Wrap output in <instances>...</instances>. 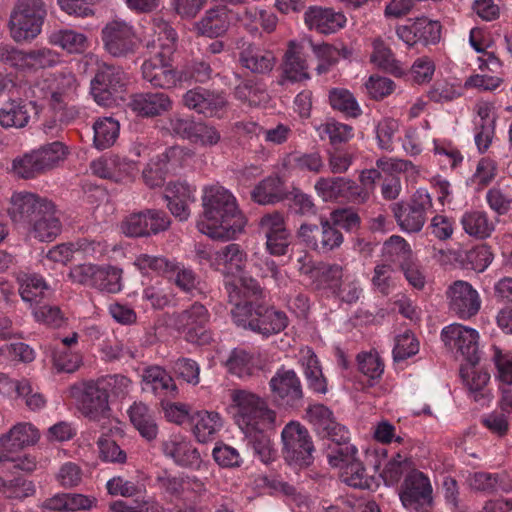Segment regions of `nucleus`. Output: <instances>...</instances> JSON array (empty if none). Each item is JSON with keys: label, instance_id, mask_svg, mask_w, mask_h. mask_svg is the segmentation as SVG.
Returning <instances> with one entry per match:
<instances>
[{"label": "nucleus", "instance_id": "obj_1", "mask_svg": "<svg viewBox=\"0 0 512 512\" xmlns=\"http://www.w3.org/2000/svg\"><path fill=\"white\" fill-rule=\"evenodd\" d=\"M203 219L198 230L217 240H231L244 231L247 220L239 210L235 197L220 186H211L202 198Z\"/></svg>", "mask_w": 512, "mask_h": 512}, {"label": "nucleus", "instance_id": "obj_2", "mask_svg": "<svg viewBox=\"0 0 512 512\" xmlns=\"http://www.w3.org/2000/svg\"><path fill=\"white\" fill-rule=\"evenodd\" d=\"M145 39L150 57L142 64L143 78L153 87L172 89L181 83L184 76L177 71L171 57L175 48L176 33L165 21L155 20Z\"/></svg>", "mask_w": 512, "mask_h": 512}, {"label": "nucleus", "instance_id": "obj_3", "mask_svg": "<svg viewBox=\"0 0 512 512\" xmlns=\"http://www.w3.org/2000/svg\"><path fill=\"white\" fill-rule=\"evenodd\" d=\"M8 214L14 223L29 225L30 233L40 241H53L62 231L55 203L34 193H14Z\"/></svg>", "mask_w": 512, "mask_h": 512}, {"label": "nucleus", "instance_id": "obj_4", "mask_svg": "<svg viewBox=\"0 0 512 512\" xmlns=\"http://www.w3.org/2000/svg\"><path fill=\"white\" fill-rule=\"evenodd\" d=\"M234 323L263 336L280 333L288 325V318L282 311L264 303L254 305L253 301L237 304L231 310Z\"/></svg>", "mask_w": 512, "mask_h": 512}, {"label": "nucleus", "instance_id": "obj_5", "mask_svg": "<svg viewBox=\"0 0 512 512\" xmlns=\"http://www.w3.org/2000/svg\"><path fill=\"white\" fill-rule=\"evenodd\" d=\"M231 400L237 409L235 421L241 430L275 427V411L257 394L244 389H234L231 391Z\"/></svg>", "mask_w": 512, "mask_h": 512}, {"label": "nucleus", "instance_id": "obj_6", "mask_svg": "<svg viewBox=\"0 0 512 512\" xmlns=\"http://www.w3.org/2000/svg\"><path fill=\"white\" fill-rule=\"evenodd\" d=\"M65 156V146L56 141L15 158L12 171L22 179H34L56 168Z\"/></svg>", "mask_w": 512, "mask_h": 512}, {"label": "nucleus", "instance_id": "obj_7", "mask_svg": "<svg viewBox=\"0 0 512 512\" xmlns=\"http://www.w3.org/2000/svg\"><path fill=\"white\" fill-rule=\"evenodd\" d=\"M45 16L42 0H17L9 21L12 38L18 42L34 39L41 32Z\"/></svg>", "mask_w": 512, "mask_h": 512}, {"label": "nucleus", "instance_id": "obj_8", "mask_svg": "<svg viewBox=\"0 0 512 512\" xmlns=\"http://www.w3.org/2000/svg\"><path fill=\"white\" fill-rule=\"evenodd\" d=\"M283 458L294 468H307L314 461V445L308 430L299 422L291 421L281 433Z\"/></svg>", "mask_w": 512, "mask_h": 512}, {"label": "nucleus", "instance_id": "obj_9", "mask_svg": "<svg viewBox=\"0 0 512 512\" xmlns=\"http://www.w3.org/2000/svg\"><path fill=\"white\" fill-rule=\"evenodd\" d=\"M125 85L126 77L122 70L101 64L91 80L90 93L98 105L111 107L124 100Z\"/></svg>", "mask_w": 512, "mask_h": 512}, {"label": "nucleus", "instance_id": "obj_10", "mask_svg": "<svg viewBox=\"0 0 512 512\" xmlns=\"http://www.w3.org/2000/svg\"><path fill=\"white\" fill-rule=\"evenodd\" d=\"M69 392L82 414L89 419L100 420L107 417L110 411L109 394L103 383L92 380L76 383L69 388Z\"/></svg>", "mask_w": 512, "mask_h": 512}, {"label": "nucleus", "instance_id": "obj_11", "mask_svg": "<svg viewBox=\"0 0 512 512\" xmlns=\"http://www.w3.org/2000/svg\"><path fill=\"white\" fill-rule=\"evenodd\" d=\"M397 224L406 232H419L426 214L432 208V199L424 190H417L409 202H397L390 206Z\"/></svg>", "mask_w": 512, "mask_h": 512}, {"label": "nucleus", "instance_id": "obj_12", "mask_svg": "<svg viewBox=\"0 0 512 512\" xmlns=\"http://www.w3.org/2000/svg\"><path fill=\"white\" fill-rule=\"evenodd\" d=\"M101 36L105 50L115 57L133 52L138 44L133 26L118 17L105 24Z\"/></svg>", "mask_w": 512, "mask_h": 512}, {"label": "nucleus", "instance_id": "obj_13", "mask_svg": "<svg viewBox=\"0 0 512 512\" xmlns=\"http://www.w3.org/2000/svg\"><path fill=\"white\" fill-rule=\"evenodd\" d=\"M174 327L186 334L190 342L204 343L210 338L206 326L210 313L205 305L194 302L190 307L172 315Z\"/></svg>", "mask_w": 512, "mask_h": 512}, {"label": "nucleus", "instance_id": "obj_14", "mask_svg": "<svg viewBox=\"0 0 512 512\" xmlns=\"http://www.w3.org/2000/svg\"><path fill=\"white\" fill-rule=\"evenodd\" d=\"M441 338L450 349H455L468 365L476 366L480 360L478 332L461 324H451L442 330Z\"/></svg>", "mask_w": 512, "mask_h": 512}, {"label": "nucleus", "instance_id": "obj_15", "mask_svg": "<svg viewBox=\"0 0 512 512\" xmlns=\"http://www.w3.org/2000/svg\"><path fill=\"white\" fill-rule=\"evenodd\" d=\"M297 237L308 248L319 253H328L343 242L342 233L328 220H321L320 226L303 223L297 231Z\"/></svg>", "mask_w": 512, "mask_h": 512}, {"label": "nucleus", "instance_id": "obj_16", "mask_svg": "<svg viewBox=\"0 0 512 512\" xmlns=\"http://www.w3.org/2000/svg\"><path fill=\"white\" fill-rule=\"evenodd\" d=\"M269 386L275 403L288 408L302 406L303 389L294 370L280 369L270 379Z\"/></svg>", "mask_w": 512, "mask_h": 512}, {"label": "nucleus", "instance_id": "obj_17", "mask_svg": "<svg viewBox=\"0 0 512 512\" xmlns=\"http://www.w3.org/2000/svg\"><path fill=\"white\" fill-rule=\"evenodd\" d=\"M185 154L184 148L175 145L157 156L156 159H152L142 172L145 184L150 188L161 187L165 183L166 177L181 167Z\"/></svg>", "mask_w": 512, "mask_h": 512}, {"label": "nucleus", "instance_id": "obj_18", "mask_svg": "<svg viewBox=\"0 0 512 512\" xmlns=\"http://www.w3.org/2000/svg\"><path fill=\"white\" fill-rule=\"evenodd\" d=\"M400 499L405 508L417 512L431 506L432 487L429 479L420 471L410 472L403 483Z\"/></svg>", "mask_w": 512, "mask_h": 512}, {"label": "nucleus", "instance_id": "obj_19", "mask_svg": "<svg viewBox=\"0 0 512 512\" xmlns=\"http://www.w3.org/2000/svg\"><path fill=\"white\" fill-rule=\"evenodd\" d=\"M449 307L462 319H468L477 314L481 301L478 292L466 281H455L447 291Z\"/></svg>", "mask_w": 512, "mask_h": 512}, {"label": "nucleus", "instance_id": "obj_20", "mask_svg": "<svg viewBox=\"0 0 512 512\" xmlns=\"http://www.w3.org/2000/svg\"><path fill=\"white\" fill-rule=\"evenodd\" d=\"M315 189L325 200L347 198L364 201L368 195L353 180L344 177L320 178Z\"/></svg>", "mask_w": 512, "mask_h": 512}, {"label": "nucleus", "instance_id": "obj_21", "mask_svg": "<svg viewBox=\"0 0 512 512\" xmlns=\"http://www.w3.org/2000/svg\"><path fill=\"white\" fill-rule=\"evenodd\" d=\"M307 416L313 425L315 432L321 438L344 441L347 438V430L336 422L333 413L323 404L311 405L307 409Z\"/></svg>", "mask_w": 512, "mask_h": 512}, {"label": "nucleus", "instance_id": "obj_22", "mask_svg": "<svg viewBox=\"0 0 512 512\" xmlns=\"http://www.w3.org/2000/svg\"><path fill=\"white\" fill-rule=\"evenodd\" d=\"M183 102L189 109H193L206 117L220 116L227 105V101L222 94L210 92L203 88L187 91L183 96Z\"/></svg>", "mask_w": 512, "mask_h": 512}, {"label": "nucleus", "instance_id": "obj_23", "mask_svg": "<svg viewBox=\"0 0 512 512\" xmlns=\"http://www.w3.org/2000/svg\"><path fill=\"white\" fill-rule=\"evenodd\" d=\"M304 22L310 30L331 34L343 28L347 19L342 12L330 8L310 7L304 14Z\"/></svg>", "mask_w": 512, "mask_h": 512}, {"label": "nucleus", "instance_id": "obj_24", "mask_svg": "<svg viewBox=\"0 0 512 512\" xmlns=\"http://www.w3.org/2000/svg\"><path fill=\"white\" fill-rule=\"evenodd\" d=\"M130 107L139 116L151 117L168 112L172 107V100L162 92L142 93L132 98Z\"/></svg>", "mask_w": 512, "mask_h": 512}, {"label": "nucleus", "instance_id": "obj_25", "mask_svg": "<svg viewBox=\"0 0 512 512\" xmlns=\"http://www.w3.org/2000/svg\"><path fill=\"white\" fill-rule=\"evenodd\" d=\"M235 15L225 7H217L208 10L205 16L195 24L198 34L207 37L223 35L229 28Z\"/></svg>", "mask_w": 512, "mask_h": 512}, {"label": "nucleus", "instance_id": "obj_26", "mask_svg": "<svg viewBox=\"0 0 512 512\" xmlns=\"http://www.w3.org/2000/svg\"><path fill=\"white\" fill-rule=\"evenodd\" d=\"M161 449L165 456L182 467H192L200 461L198 450L180 436H173L163 441Z\"/></svg>", "mask_w": 512, "mask_h": 512}, {"label": "nucleus", "instance_id": "obj_27", "mask_svg": "<svg viewBox=\"0 0 512 512\" xmlns=\"http://www.w3.org/2000/svg\"><path fill=\"white\" fill-rule=\"evenodd\" d=\"M225 289L229 302L234 307L246 301H253L254 305L261 303L263 290L257 280L252 277L241 276L237 282H226Z\"/></svg>", "mask_w": 512, "mask_h": 512}, {"label": "nucleus", "instance_id": "obj_28", "mask_svg": "<svg viewBox=\"0 0 512 512\" xmlns=\"http://www.w3.org/2000/svg\"><path fill=\"white\" fill-rule=\"evenodd\" d=\"M40 438L38 429L30 423H18L0 437V447L5 451H16L34 445Z\"/></svg>", "mask_w": 512, "mask_h": 512}, {"label": "nucleus", "instance_id": "obj_29", "mask_svg": "<svg viewBox=\"0 0 512 512\" xmlns=\"http://www.w3.org/2000/svg\"><path fill=\"white\" fill-rule=\"evenodd\" d=\"M251 198L258 204L270 205L288 198V192L280 177L269 176L254 187Z\"/></svg>", "mask_w": 512, "mask_h": 512}, {"label": "nucleus", "instance_id": "obj_30", "mask_svg": "<svg viewBox=\"0 0 512 512\" xmlns=\"http://www.w3.org/2000/svg\"><path fill=\"white\" fill-rule=\"evenodd\" d=\"M302 46L296 40L288 43V49L282 65L285 79L291 82H300L310 78L306 61L301 56Z\"/></svg>", "mask_w": 512, "mask_h": 512}, {"label": "nucleus", "instance_id": "obj_31", "mask_svg": "<svg viewBox=\"0 0 512 512\" xmlns=\"http://www.w3.org/2000/svg\"><path fill=\"white\" fill-rule=\"evenodd\" d=\"M241 64L254 73H268L276 63L273 52L249 44L240 53Z\"/></svg>", "mask_w": 512, "mask_h": 512}, {"label": "nucleus", "instance_id": "obj_32", "mask_svg": "<svg viewBox=\"0 0 512 512\" xmlns=\"http://www.w3.org/2000/svg\"><path fill=\"white\" fill-rule=\"evenodd\" d=\"M49 43L70 54L83 53L89 46L88 37L73 29H59L49 35Z\"/></svg>", "mask_w": 512, "mask_h": 512}, {"label": "nucleus", "instance_id": "obj_33", "mask_svg": "<svg viewBox=\"0 0 512 512\" xmlns=\"http://www.w3.org/2000/svg\"><path fill=\"white\" fill-rule=\"evenodd\" d=\"M469 484L472 489L485 493L512 490V480L507 473L476 472L469 478Z\"/></svg>", "mask_w": 512, "mask_h": 512}, {"label": "nucleus", "instance_id": "obj_34", "mask_svg": "<svg viewBox=\"0 0 512 512\" xmlns=\"http://www.w3.org/2000/svg\"><path fill=\"white\" fill-rule=\"evenodd\" d=\"M129 417L133 426L147 441H153L158 435V426L154 415L143 403H134L129 409Z\"/></svg>", "mask_w": 512, "mask_h": 512}, {"label": "nucleus", "instance_id": "obj_35", "mask_svg": "<svg viewBox=\"0 0 512 512\" xmlns=\"http://www.w3.org/2000/svg\"><path fill=\"white\" fill-rule=\"evenodd\" d=\"M193 433L200 443L210 441L213 435L222 426L221 418L217 412L196 411L190 417Z\"/></svg>", "mask_w": 512, "mask_h": 512}, {"label": "nucleus", "instance_id": "obj_36", "mask_svg": "<svg viewBox=\"0 0 512 512\" xmlns=\"http://www.w3.org/2000/svg\"><path fill=\"white\" fill-rule=\"evenodd\" d=\"M371 62L395 76L400 77L406 73V68L394 58L390 49L380 39L373 42Z\"/></svg>", "mask_w": 512, "mask_h": 512}, {"label": "nucleus", "instance_id": "obj_37", "mask_svg": "<svg viewBox=\"0 0 512 512\" xmlns=\"http://www.w3.org/2000/svg\"><path fill=\"white\" fill-rule=\"evenodd\" d=\"M301 361L309 388L316 393L325 394L327 392V381L323 376L315 353L308 350L307 355L303 356Z\"/></svg>", "mask_w": 512, "mask_h": 512}, {"label": "nucleus", "instance_id": "obj_38", "mask_svg": "<svg viewBox=\"0 0 512 512\" xmlns=\"http://www.w3.org/2000/svg\"><path fill=\"white\" fill-rule=\"evenodd\" d=\"M349 435L344 441L332 440L329 445L327 459L331 466L343 469L346 464H350L357 458L358 450L350 443Z\"/></svg>", "mask_w": 512, "mask_h": 512}, {"label": "nucleus", "instance_id": "obj_39", "mask_svg": "<svg viewBox=\"0 0 512 512\" xmlns=\"http://www.w3.org/2000/svg\"><path fill=\"white\" fill-rule=\"evenodd\" d=\"M466 233L477 238L489 237L494 230V224L483 211L467 212L461 220Z\"/></svg>", "mask_w": 512, "mask_h": 512}, {"label": "nucleus", "instance_id": "obj_40", "mask_svg": "<svg viewBox=\"0 0 512 512\" xmlns=\"http://www.w3.org/2000/svg\"><path fill=\"white\" fill-rule=\"evenodd\" d=\"M267 430L268 429L259 428L244 431L248 439V444L263 463H269L275 457V451L272 447L270 437L266 433Z\"/></svg>", "mask_w": 512, "mask_h": 512}, {"label": "nucleus", "instance_id": "obj_41", "mask_svg": "<svg viewBox=\"0 0 512 512\" xmlns=\"http://www.w3.org/2000/svg\"><path fill=\"white\" fill-rule=\"evenodd\" d=\"M30 120L25 105L12 101L0 109V125L2 128H24Z\"/></svg>", "mask_w": 512, "mask_h": 512}, {"label": "nucleus", "instance_id": "obj_42", "mask_svg": "<svg viewBox=\"0 0 512 512\" xmlns=\"http://www.w3.org/2000/svg\"><path fill=\"white\" fill-rule=\"evenodd\" d=\"M19 283V293L21 298L26 302L38 303V297L44 295L48 286L44 279L37 274H20L17 278Z\"/></svg>", "mask_w": 512, "mask_h": 512}, {"label": "nucleus", "instance_id": "obj_43", "mask_svg": "<svg viewBox=\"0 0 512 512\" xmlns=\"http://www.w3.org/2000/svg\"><path fill=\"white\" fill-rule=\"evenodd\" d=\"M340 478L347 485L359 489H369L373 480V478L368 475L366 468L359 459L354 460L350 464H346L344 468L340 470Z\"/></svg>", "mask_w": 512, "mask_h": 512}, {"label": "nucleus", "instance_id": "obj_44", "mask_svg": "<svg viewBox=\"0 0 512 512\" xmlns=\"http://www.w3.org/2000/svg\"><path fill=\"white\" fill-rule=\"evenodd\" d=\"M226 367L231 374L239 378H246L253 375L255 365L253 357L245 350L235 348L226 360Z\"/></svg>", "mask_w": 512, "mask_h": 512}, {"label": "nucleus", "instance_id": "obj_45", "mask_svg": "<svg viewBox=\"0 0 512 512\" xmlns=\"http://www.w3.org/2000/svg\"><path fill=\"white\" fill-rule=\"evenodd\" d=\"M94 288L102 292L118 293L122 289V269L111 265H101Z\"/></svg>", "mask_w": 512, "mask_h": 512}, {"label": "nucleus", "instance_id": "obj_46", "mask_svg": "<svg viewBox=\"0 0 512 512\" xmlns=\"http://www.w3.org/2000/svg\"><path fill=\"white\" fill-rule=\"evenodd\" d=\"M92 174L113 181H118L121 172V160L116 155H103L90 163Z\"/></svg>", "mask_w": 512, "mask_h": 512}, {"label": "nucleus", "instance_id": "obj_47", "mask_svg": "<svg viewBox=\"0 0 512 512\" xmlns=\"http://www.w3.org/2000/svg\"><path fill=\"white\" fill-rule=\"evenodd\" d=\"M343 268L338 264H324L319 267L315 275V283L319 289H329L336 293L342 282Z\"/></svg>", "mask_w": 512, "mask_h": 512}, {"label": "nucleus", "instance_id": "obj_48", "mask_svg": "<svg viewBox=\"0 0 512 512\" xmlns=\"http://www.w3.org/2000/svg\"><path fill=\"white\" fill-rule=\"evenodd\" d=\"M331 106L350 117H357L361 114V108L353 94L341 88L333 89L329 94Z\"/></svg>", "mask_w": 512, "mask_h": 512}, {"label": "nucleus", "instance_id": "obj_49", "mask_svg": "<svg viewBox=\"0 0 512 512\" xmlns=\"http://www.w3.org/2000/svg\"><path fill=\"white\" fill-rule=\"evenodd\" d=\"M167 278L186 293L198 289V285L200 284L199 277L192 269L174 262L173 267L170 268Z\"/></svg>", "mask_w": 512, "mask_h": 512}, {"label": "nucleus", "instance_id": "obj_50", "mask_svg": "<svg viewBox=\"0 0 512 512\" xmlns=\"http://www.w3.org/2000/svg\"><path fill=\"white\" fill-rule=\"evenodd\" d=\"M313 52L318 60L316 71L318 74L328 72L341 57H346L341 50L327 43L313 45Z\"/></svg>", "mask_w": 512, "mask_h": 512}, {"label": "nucleus", "instance_id": "obj_51", "mask_svg": "<svg viewBox=\"0 0 512 512\" xmlns=\"http://www.w3.org/2000/svg\"><path fill=\"white\" fill-rule=\"evenodd\" d=\"M183 139L188 140L194 149L213 146L220 141L217 130H176Z\"/></svg>", "mask_w": 512, "mask_h": 512}, {"label": "nucleus", "instance_id": "obj_52", "mask_svg": "<svg viewBox=\"0 0 512 512\" xmlns=\"http://www.w3.org/2000/svg\"><path fill=\"white\" fill-rule=\"evenodd\" d=\"M480 35V31L478 29H472L470 31L469 42L470 45L477 53H481L482 55L478 57V68L482 71L485 69H489L494 71L495 69H499L501 67L500 60L491 52H486V48L488 45L477 40Z\"/></svg>", "mask_w": 512, "mask_h": 512}, {"label": "nucleus", "instance_id": "obj_53", "mask_svg": "<svg viewBox=\"0 0 512 512\" xmlns=\"http://www.w3.org/2000/svg\"><path fill=\"white\" fill-rule=\"evenodd\" d=\"M414 32L418 34L420 42L435 44L441 37V25L436 20L419 17L414 20Z\"/></svg>", "mask_w": 512, "mask_h": 512}, {"label": "nucleus", "instance_id": "obj_54", "mask_svg": "<svg viewBox=\"0 0 512 512\" xmlns=\"http://www.w3.org/2000/svg\"><path fill=\"white\" fill-rule=\"evenodd\" d=\"M288 164L295 169L312 173H319L324 167L322 157L318 152L304 154L293 152L288 156Z\"/></svg>", "mask_w": 512, "mask_h": 512}, {"label": "nucleus", "instance_id": "obj_55", "mask_svg": "<svg viewBox=\"0 0 512 512\" xmlns=\"http://www.w3.org/2000/svg\"><path fill=\"white\" fill-rule=\"evenodd\" d=\"M13 388L17 397L23 398L30 410L35 411L44 407L46 403L44 396L39 392H33L32 385L28 379L15 380Z\"/></svg>", "mask_w": 512, "mask_h": 512}, {"label": "nucleus", "instance_id": "obj_56", "mask_svg": "<svg viewBox=\"0 0 512 512\" xmlns=\"http://www.w3.org/2000/svg\"><path fill=\"white\" fill-rule=\"evenodd\" d=\"M359 371L370 380L379 378L384 371V364L378 354L366 352L357 356Z\"/></svg>", "mask_w": 512, "mask_h": 512}, {"label": "nucleus", "instance_id": "obj_57", "mask_svg": "<svg viewBox=\"0 0 512 512\" xmlns=\"http://www.w3.org/2000/svg\"><path fill=\"white\" fill-rule=\"evenodd\" d=\"M235 95L240 101L247 102L251 106L261 105L268 98L266 91L261 86L251 82L238 85Z\"/></svg>", "mask_w": 512, "mask_h": 512}, {"label": "nucleus", "instance_id": "obj_58", "mask_svg": "<svg viewBox=\"0 0 512 512\" xmlns=\"http://www.w3.org/2000/svg\"><path fill=\"white\" fill-rule=\"evenodd\" d=\"M410 468V461L397 453L383 469L381 476L387 485H394L399 482L404 472Z\"/></svg>", "mask_w": 512, "mask_h": 512}, {"label": "nucleus", "instance_id": "obj_59", "mask_svg": "<svg viewBox=\"0 0 512 512\" xmlns=\"http://www.w3.org/2000/svg\"><path fill=\"white\" fill-rule=\"evenodd\" d=\"M172 369L178 378L189 384L197 385L200 381V368L196 361L189 358H179L172 364Z\"/></svg>", "mask_w": 512, "mask_h": 512}, {"label": "nucleus", "instance_id": "obj_60", "mask_svg": "<svg viewBox=\"0 0 512 512\" xmlns=\"http://www.w3.org/2000/svg\"><path fill=\"white\" fill-rule=\"evenodd\" d=\"M97 445L102 460L113 463H124L126 461V452L120 448L115 440L102 436L98 439Z\"/></svg>", "mask_w": 512, "mask_h": 512}, {"label": "nucleus", "instance_id": "obj_61", "mask_svg": "<svg viewBox=\"0 0 512 512\" xmlns=\"http://www.w3.org/2000/svg\"><path fill=\"white\" fill-rule=\"evenodd\" d=\"M134 264L142 271L152 270L159 275L165 276L170 271V268L173 267V262L169 261L164 257L151 256L148 254L139 255Z\"/></svg>", "mask_w": 512, "mask_h": 512}, {"label": "nucleus", "instance_id": "obj_62", "mask_svg": "<svg viewBox=\"0 0 512 512\" xmlns=\"http://www.w3.org/2000/svg\"><path fill=\"white\" fill-rule=\"evenodd\" d=\"M435 73L434 61L427 57L422 56L417 58L411 68L410 76L415 83L424 84L432 80Z\"/></svg>", "mask_w": 512, "mask_h": 512}, {"label": "nucleus", "instance_id": "obj_63", "mask_svg": "<svg viewBox=\"0 0 512 512\" xmlns=\"http://www.w3.org/2000/svg\"><path fill=\"white\" fill-rule=\"evenodd\" d=\"M1 487L8 498L24 499L35 493L33 482L22 478H14L10 481L3 480Z\"/></svg>", "mask_w": 512, "mask_h": 512}, {"label": "nucleus", "instance_id": "obj_64", "mask_svg": "<svg viewBox=\"0 0 512 512\" xmlns=\"http://www.w3.org/2000/svg\"><path fill=\"white\" fill-rule=\"evenodd\" d=\"M122 231L129 237H147L149 236L147 228V219L145 218L144 210L130 214L122 222Z\"/></svg>", "mask_w": 512, "mask_h": 512}]
</instances>
